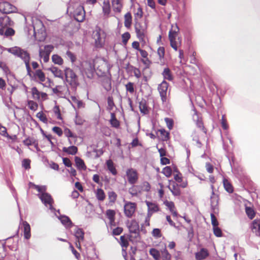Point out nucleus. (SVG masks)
I'll use <instances>...</instances> for the list:
<instances>
[{"label":"nucleus","instance_id":"nucleus-60","mask_svg":"<svg viewBox=\"0 0 260 260\" xmlns=\"http://www.w3.org/2000/svg\"><path fill=\"white\" fill-rule=\"evenodd\" d=\"M107 103L109 110H112L113 107L115 106V104L113 101V99L112 96H109L107 98Z\"/></svg>","mask_w":260,"mask_h":260},{"label":"nucleus","instance_id":"nucleus-32","mask_svg":"<svg viewBox=\"0 0 260 260\" xmlns=\"http://www.w3.org/2000/svg\"><path fill=\"white\" fill-rule=\"evenodd\" d=\"M64 134L66 137L68 138H74L77 139V136L76 134L73 133L70 129L68 127L64 128ZM76 140H75L74 143H75Z\"/></svg>","mask_w":260,"mask_h":260},{"label":"nucleus","instance_id":"nucleus-31","mask_svg":"<svg viewBox=\"0 0 260 260\" xmlns=\"http://www.w3.org/2000/svg\"><path fill=\"white\" fill-rule=\"evenodd\" d=\"M149 254L155 260H159L161 257L160 252L155 248L150 249Z\"/></svg>","mask_w":260,"mask_h":260},{"label":"nucleus","instance_id":"nucleus-48","mask_svg":"<svg viewBox=\"0 0 260 260\" xmlns=\"http://www.w3.org/2000/svg\"><path fill=\"white\" fill-rule=\"evenodd\" d=\"M135 234V236L133 237L134 240L132 239V236L131 235H129L128 236L129 237V240L132 242H140L141 240V237L140 234V232H137L136 233H134Z\"/></svg>","mask_w":260,"mask_h":260},{"label":"nucleus","instance_id":"nucleus-42","mask_svg":"<svg viewBox=\"0 0 260 260\" xmlns=\"http://www.w3.org/2000/svg\"><path fill=\"white\" fill-rule=\"evenodd\" d=\"M158 131L159 132L160 135L164 137L162 138L163 141H167L170 139V133L169 132H167L165 129H159Z\"/></svg>","mask_w":260,"mask_h":260},{"label":"nucleus","instance_id":"nucleus-49","mask_svg":"<svg viewBox=\"0 0 260 260\" xmlns=\"http://www.w3.org/2000/svg\"><path fill=\"white\" fill-rule=\"evenodd\" d=\"M165 121L167 124V127L171 130L174 126V122L172 118L166 117L165 118Z\"/></svg>","mask_w":260,"mask_h":260},{"label":"nucleus","instance_id":"nucleus-2","mask_svg":"<svg viewBox=\"0 0 260 260\" xmlns=\"http://www.w3.org/2000/svg\"><path fill=\"white\" fill-rule=\"evenodd\" d=\"M17 8L8 2L0 3V12L4 14H9L16 12Z\"/></svg>","mask_w":260,"mask_h":260},{"label":"nucleus","instance_id":"nucleus-45","mask_svg":"<svg viewBox=\"0 0 260 260\" xmlns=\"http://www.w3.org/2000/svg\"><path fill=\"white\" fill-rule=\"evenodd\" d=\"M36 116L37 118H38L40 119V121H41L43 123H47V122H48L47 118L46 117V116L44 114V113H43L42 111H40V112H38Z\"/></svg>","mask_w":260,"mask_h":260},{"label":"nucleus","instance_id":"nucleus-58","mask_svg":"<svg viewBox=\"0 0 260 260\" xmlns=\"http://www.w3.org/2000/svg\"><path fill=\"white\" fill-rule=\"evenodd\" d=\"M53 112L57 115V118L59 120H61L62 117L60 113V109L59 106L55 105L53 108Z\"/></svg>","mask_w":260,"mask_h":260},{"label":"nucleus","instance_id":"nucleus-52","mask_svg":"<svg viewBox=\"0 0 260 260\" xmlns=\"http://www.w3.org/2000/svg\"><path fill=\"white\" fill-rule=\"evenodd\" d=\"M30 160L28 158H24L22 161V166L25 170H28L30 168Z\"/></svg>","mask_w":260,"mask_h":260},{"label":"nucleus","instance_id":"nucleus-47","mask_svg":"<svg viewBox=\"0 0 260 260\" xmlns=\"http://www.w3.org/2000/svg\"><path fill=\"white\" fill-rule=\"evenodd\" d=\"M169 39L170 42V45L172 48H173L175 51H177L178 49L177 42L175 40H174V37H172L171 34L169 35Z\"/></svg>","mask_w":260,"mask_h":260},{"label":"nucleus","instance_id":"nucleus-56","mask_svg":"<svg viewBox=\"0 0 260 260\" xmlns=\"http://www.w3.org/2000/svg\"><path fill=\"white\" fill-rule=\"evenodd\" d=\"M213 233L217 237H222L223 236L222 232L218 226L213 228Z\"/></svg>","mask_w":260,"mask_h":260},{"label":"nucleus","instance_id":"nucleus-20","mask_svg":"<svg viewBox=\"0 0 260 260\" xmlns=\"http://www.w3.org/2000/svg\"><path fill=\"white\" fill-rule=\"evenodd\" d=\"M106 164L108 170L113 175H116L117 171L114 166V164L111 159H108L106 161Z\"/></svg>","mask_w":260,"mask_h":260},{"label":"nucleus","instance_id":"nucleus-26","mask_svg":"<svg viewBox=\"0 0 260 260\" xmlns=\"http://www.w3.org/2000/svg\"><path fill=\"white\" fill-rule=\"evenodd\" d=\"M40 130L43 136L46 138V140H47L49 141V143L50 144L52 148V151H55V150L53 149V148L55 146V145L54 143L52 141V139H53V137L52 136V135L51 134L47 135L45 132L41 127H40Z\"/></svg>","mask_w":260,"mask_h":260},{"label":"nucleus","instance_id":"nucleus-40","mask_svg":"<svg viewBox=\"0 0 260 260\" xmlns=\"http://www.w3.org/2000/svg\"><path fill=\"white\" fill-rule=\"evenodd\" d=\"M37 141L34 138L28 137L23 141V143L24 145L29 146L34 145Z\"/></svg>","mask_w":260,"mask_h":260},{"label":"nucleus","instance_id":"nucleus-54","mask_svg":"<svg viewBox=\"0 0 260 260\" xmlns=\"http://www.w3.org/2000/svg\"><path fill=\"white\" fill-rule=\"evenodd\" d=\"M152 236L155 238H159L162 236L161 230L158 228H154L152 231Z\"/></svg>","mask_w":260,"mask_h":260},{"label":"nucleus","instance_id":"nucleus-38","mask_svg":"<svg viewBox=\"0 0 260 260\" xmlns=\"http://www.w3.org/2000/svg\"><path fill=\"white\" fill-rule=\"evenodd\" d=\"M166 177L169 178L171 176L172 174V170L170 166H166L162 169L161 172Z\"/></svg>","mask_w":260,"mask_h":260},{"label":"nucleus","instance_id":"nucleus-37","mask_svg":"<svg viewBox=\"0 0 260 260\" xmlns=\"http://www.w3.org/2000/svg\"><path fill=\"white\" fill-rule=\"evenodd\" d=\"M161 252L162 260H171V255L170 254L166 247L163 249L161 251Z\"/></svg>","mask_w":260,"mask_h":260},{"label":"nucleus","instance_id":"nucleus-12","mask_svg":"<svg viewBox=\"0 0 260 260\" xmlns=\"http://www.w3.org/2000/svg\"><path fill=\"white\" fill-rule=\"evenodd\" d=\"M130 233H136L140 232V226L136 219H133L129 225H127Z\"/></svg>","mask_w":260,"mask_h":260},{"label":"nucleus","instance_id":"nucleus-33","mask_svg":"<svg viewBox=\"0 0 260 260\" xmlns=\"http://www.w3.org/2000/svg\"><path fill=\"white\" fill-rule=\"evenodd\" d=\"M245 212L248 217L250 219H252L255 216V212L251 207L246 206Z\"/></svg>","mask_w":260,"mask_h":260},{"label":"nucleus","instance_id":"nucleus-23","mask_svg":"<svg viewBox=\"0 0 260 260\" xmlns=\"http://www.w3.org/2000/svg\"><path fill=\"white\" fill-rule=\"evenodd\" d=\"M135 29L136 31V28L139 29L141 31H146L147 29V24L145 22V24L143 25L140 22L138 21L137 18H135Z\"/></svg>","mask_w":260,"mask_h":260},{"label":"nucleus","instance_id":"nucleus-18","mask_svg":"<svg viewBox=\"0 0 260 260\" xmlns=\"http://www.w3.org/2000/svg\"><path fill=\"white\" fill-rule=\"evenodd\" d=\"M62 151L70 155H75L78 152V148L75 145H71L68 147H63Z\"/></svg>","mask_w":260,"mask_h":260},{"label":"nucleus","instance_id":"nucleus-55","mask_svg":"<svg viewBox=\"0 0 260 260\" xmlns=\"http://www.w3.org/2000/svg\"><path fill=\"white\" fill-rule=\"evenodd\" d=\"M141 61L145 65V67L144 68V70L145 71H147V70H149L150 64L152 63V61L148 58L142 59Z\"/></svg>","mask_w":260,"mask_h":260},{"label":"nucleus","instance_id":"nucleus-1","mask_svg":"<svg viewBox=\"0 0 260 260\" xmlns=\"http://www.w3.org/2000/svg\"><path fill=\"white\" fill-rule=\"evenodd\" d=\"M8 52L12 54L14 56L20 58L23 61L25 64L29 63L30 60V55L29 52L20 47L14 46L8 49Z\"/></svg>","mask_w":260,"mask_h":260},{"label":"nucleus","instance_id":"nucleus-9","mask_svg":"<svg viewBox=\"0 0 260 260\" xmlns=\"http://www.w3.org/2000/svg\"><path fill=\"white\" fill-rule=\"evenodd\" d=\"M250 228L252 232L256 236L260 237V220L255 219L251 223Z\"/></svg>","mask_w":260,"mask_h":260},{"label":"nucleus","instance_id":"nucleus-63","mask_svg":"<svg viewBox=\"0 0 260 260\" xmlns=\"http://www.w3.org/2000/svg\"><path fill=\"white\" fill-rule=\"evenodd\" d=\"M67 55L70 58L71 61L74 63L76 60V57L75 54L70 50H68L66 52Z\"/></svg>","mask_w":260,"mask_h":260},{"label":"nucleus","instance_id":"nucleus-8","mask_svg":"<svg viewBox=\"0 0 260 260\" xmlns=\"http://www.w3.org/2000/svg\"><path fill=\"white\" fill-rule=\"evenodd\" d=\"M85 17V12L83 7L77 9L75 11L74 19L79 22L84 21Z\"/></svg>","mask_w":260,"mask_h":260},{"label":"nucleus","instance_id":"nucleus-7","mask_svg":"<svg viewBox=\"0 0 260 260\" xmlns=\"http://www.w3.org/2000/svg\"><path fill=\"white\" fill-rule=\"evenodd\" d=\"M57 218L67 229H69L74 225L69 217L66 215H60Z\"/></svg>","mask_w":260,"mask_h":260},{"label":"nucleus","instance_id":"nucleus-6","mask_svg":"<svg viewBox=\"0 0 260 260\" xmlns=\"http://www.w3.org/2000/svg\"><path fill=\"white\" fill-rule=\"evenodd\" d=\"M37 196L46 207H47L49 203H54V200L53 198L48 192L44 193L43 194H37Z\"/></svg>","mask_w":260,"mask_h":260},{"label":"nucleus","instance_id":"nucleus-59","mask_svg":"<svg viewBox=\"0 0 260 260\" xmlns=\"http://www.w3.org/2000/svg\"><path fill=\"white\" fill-rule=\"evenodd\" d=\"M4 18H5V22L4 24L5 27L12 26L14 24L13 21L11 19L10 17L7 15H5Z\"/></svg>","mask_w":260,"mask_h":260},{"label":"nucleus","instance_id":"nucleus-62","mask_svg":"<svg viewBox=\"0 0 260 260\" xmlns=\"http://www.w3.org/2000/svg\"><path fill=\"white\" fill-rule=\"evenodd\" d=\"M157 54L159 56L160 60L164 58L165 55V48L164 47H159L157 49Z\"/></svg>","mask_w":260,"mask_h":260},{"label":"nucleus","instance_id":"nucleus-43","mask_svg":"<svg viewBox=\"0 0 260 260\" xmlns=\"http://www.w3.org/2000/svg\"><path fill=\"white\" fill-rule=\"evenodd\" d=\"M135 32L136 33L137 37L139 40L141 42H145L144 37L146 31H141L139 29L136 28V31Z\"/></svg>","mask_w":260,"mask_h":260},{"label":"nucleus","instance_id":"nucleus-28","mask_svg":"<svg viewBox=\"0 0 260 260\" xmlns=\"http://www.w3.org/2000/svg\"><path fill=\"white\" fill-rule=\"evenodd\" d=\"M51 59L52 62L55 64L61 66L63 63V60L62 57L57 54H53L51 57Z\"/></svg>","mask_w":260,"mask_h":260},{"label":"nucleus","instance_id":"nucleus-39","mask_svg":"<svg viewBox=\"0 0 260 260\" xmlns=\"http://www.w3.org/2000/svg\"><path fill=\"white\" fill-rule=\"evenodd\" d=\"M27 106L31 110L34 111H36L38 108V104L32 100L27 101Z\"/></svg>","mask_w":260,"mask_h":260},{"label":"nucleus","instance_id":"nucleus-4","mask_svg":"<svg viewBox=\"0 0 260 260\" xmlns=\"http://www.w3.org/2000/svg\"><path fill=\"white\" fill-rule=\"evenodd\" d=\"M169 85V83L165 80H164L162 82L158 85L157 89L159 91L161 100L163 103L167 101V94Z\"/></svg>","mask_w":260,"mask_h":260},{"label":"nucleus","instance_id":"nucleus-34","mask_svg":"<svg viewBox=\"0 0 260 260\" xmlns=\"http://www.w3.org/2000/svg\"><path fill=\"white\" fill-rule=\"evenodd\" d=\"M115 211L112 209H108L106 211V215L107 217L110 221V222L114 221L115 216Z\"/></svg>","mask_w":260,"mask_h":260},{"label":"nucleus","instance_id":"nucleus-64","mask_svg":"<svg viewBox=\"0 0 260 260\" xmlns=\"http://www.w3.org/2000/svg\"><path fill=\"white\" fill-rule=\"evenodd\" d=\"M164 204L169 209L171 212H172L173 209L175 207L174 203L173 202L166 200L164 201Z\"/></svg>","mask_w":260,"mask_h":260},{"label":"nucleus","instance_id":"nucleus-11","mask_svg":"<svg viewBox=\"0 0 260 260\" xmlns=\"http://www.w3.org/2000/svg\"><path fill=\"white\" fill-rule=\"evenodd\" d=\"M209 255L208 250L205 248H202L199 251L195 253V257L197 260L205 259Z\"/></svg>","mask_w":260,"mask_h":260},{"label":"nucleus","instance_id":"nucleus-46","mask_svg":"<svg viewBox=\"0 0 260 260\" xmlns=\"http://www.w3.org/2000/svg\"><path fill=\"white\" fill-rule=\"evenodd\" d=\"M40 92L36 87H33L31 88V94L32 98H36L37 100H40Z\"/></svg>","mask_w":260,"mask_h":260},{"label":"nucleus","instance_id":"nucleus-61","mask_svg":"<svg viewBox=\"0 0 260 260\" xmlns=\"http://www.w3.org/2000/svg\"><path fill=\"white\" fill-rule=\"evenodd\" d=\"M125 88L127 91L130 93H133L134 92V83L131 82H128L125 85Z\"/></svg>","mask_w":260,"mask_h":260},{"label":"nucleus","instance_id":"nucleus-57","mask_svg":"<svg viewBox=\"0 0 260 260\" xmlns=\"http://www.w3.org/2000/svg\"><path fill=\"white\" fill-rule=\"evenodd\" d=\"M52 131L57 134L59 137H61L63 134V131L62 129L57 126H54L52 127Z\"/></svg>","mask_w":260,"mask_h":260},{"label":"nucleus","instance_id":"nucleus-41","mask_svg":"<svg viewBox=\"0 0 260 260\" xmlns=\"http://www.w3.org/2000/svg\"><path fill=\"white\" fill-rule=\"evenodd\" d=\"M6 29L5 31V37L8 38L9 37L13 36L15 35V30L11 27H6Z\"/></svg>","mask_w":260,"mask_h":260},{"label":"nucleus","instance_id":"nucleus-44","mask_svg":"<svg viewBox=\"0 0 260 260\" xmlns=\"http://www.w3.org/2000/svg\"><path fill=\"white\" fill-rule=\"evenodd\" d=\"M122 42L124 45H126L128 42V41L131 38V35L129 32H125L121 36Z\"/></svg>","mask_w":260,"mask_h":260},{"label":"nucleus","instance_id":"nucleus-15","mask_svg":"<svg viewBox=\"0 0 260 260\" xmlns=\"http://www.w3.org/2000/svg\"><path fill=\"white\" fill-rule=\"evenodd\" d=\"M23 233L24 238L29 239L31 237L30 226L29 224L26 221L23 222Z\"/></svg>","mask_w":260,"mask_h":260},{"label":"nucleus","instance_id":"nucleus-13","mask_svg":"<svg viewBox=\"0 0 260 260\" xmlns=\"http://www.w3.org/2000/svg\"><path fill=\"white\" fill-rule=\"evenodd\" d=\"M95 72V64L94 62L89 61L88 62V68L87 69V77L89 79H92L93 77Z\"/></svg>","mask_w":260,"mask_h":260},{"label":"nucleus","instance_id":"nucleus-30","mask_svg":"<svg viewBox=\"0 0 260 260\" xmlns=\"http://www.w3.org/2000/svg\"><path fill=\"white\" fill-rule=\"evenodd\" d=\"M95 195L97 200L100 201H104L106 197L104 191L101 188H97Z\"/></svg>","mask_w":260,"mask_h":260},{"label":"nucleus","instance_id":"nucleus-3","mask_svg":"<svg viewBox=\"0 0 260 260\" xmlns=\"http://www.w3.org/2000/svg\"><path fill=\"white\" fill-rule=\"evenodd\" d=\"M137 204L136 203L126 202L124 206V213L128 218H131L136 211Z\"/></svg>","mask_w":260,"mask_h":260},{"label":"nucleus","instance_id":"nucleus-22","mask_svg":"<svg viewBox=\"0 0 260 260\" xmlns=\"http://www.w3.org/2000/svg\"><path fill=\"white\" fill-rule=\"evenodd\" d=\"M54 47L52 45H46L44 46L45 50H42V49H40L39 52V56L40 57H43V54H49L52 52L53 49Z\"/></svg>","mask_w":260,"mask_h":260},{"label":"nucleus","instance_id":"nucleus-21","mask_svg":"<svg viewBox=\"0 0 260 260\" xmlns=\"http://www.w3.org/2000/svg\"><path fill=\"white\" fill-rule=\"evenodd\" d=\"M74 235L78 241L84 240V232L82 229L78 228L77 226H76Z\"/></svg>","mask_w":260,"mask_h":260},{"label":"nucleus","instance_id":"nucleus-29","mask_svg":"<svg viewBox=\"0 0 260 260\" xmlns=\"http://www.w3.org/2000/svg\"><path fill=\"white\" fill-rule=\"evenodd\" d=\"M223 184L225 190L229 193H232L234 191L233 187L229 180L225 178L223 179Z\"/></svg>","mask_w":260,"mask_h":260},{"label":"nucleus","instance_id":"nucleus-17","mask_svg":"<svg viewBox=\"0 0 260 260\" xmlns=\"http://www.w3.org/2000/svg\"><path fill=\"white\" fill-rule=\"evenodd\" d=\"M75 165L77 168L79 170H85L86 166L82 159L78 156L75 157Z\"/></svg>","mask_w":260,"mask_h":260},{"label":"nucleus","instance_id":"nucleus-36","mask_svg":"<svg viewBox=\"0 0 260 260\" xmlns=\"http://www.w3.org/2000/svg\"><path fill=\"white\" fill-rule=\"evenodd\" d=\"M111 8L110 5L109 1L104 2V6L103 7V12L104 15H109L110 13Z\"/></svg>","mask_w":260,"mask_h":260},{"label":"nucleus","instance_id":"nucleus-16","mask_svg":"<svg viewBox=\"0 0 260 260\" xmlns=\"http://www.w3.org/2000/svg\"><path fill=\"white\" fill-rule=\"evenodd\" d=\"M161 74L164 77V80H168L170 81H172L174 79V77L172 75V72L168 67H166L164 69Z\"/></svg>","mask_w":260,"mask_h":260},{"label":"nucleus","instance_id":"nucleus-35","mask_svg":"<svg viewBox=\"0 0 260 260\" xmlns=\"http://www.w3.org/2000/svg\"><path fill=\"white\" fill-rule=\"evenodd\" d=\"M139 108L140 112L144 114H146L148 112L146 100H144V102L141 101L139 103Z\"/></svg>","mask_w":260,"mask_h":260},{"label":"nucleus","instance_id":"nucleus-10","mask_svg":"<svg viewBox=\"0 0 260 260\" xmlns=\"http://www.w3.org/2000/svg\"><path fill=\"white\" fill-rule=\"evenodd\" d=\"M219 197L218 195L215 194L214 191H212V196L210 197V205L212 212H215V210L218 205Z\"/></svg>","mask_w":260,"mask_h":260},{"label":"nucleus","instance_id":"nucleus-27","mask_svg":"<svg viewBox=\"0 0 260 260\" xmlns=\"http://www.w3.org/2000/svg\"><path fill=\"white\" fill-rule=\"evenodd\" d=\"M36 77H38L41 82L40 83H42L41 82L45 81V75L44 73L40 69L37 70L34 73V79L35 80H36Z\"/></svg>","mask_w":260,"mask_h":260},{"label":"nucleus","instance_id":"nucleus-14","mask_svg":"<svg viewBox=\"0 0 260 260\" xmlns=\"http://www.w3.org/2000/svg\"><path fill=\"white\" fill-rule=\"evenodd\" d=\"M64 71L66 81H68V77L70 78L71 80L77 79V76L72 69L67 67Z\"/></svg>","mask_w":260,"mask_h":260},{"label":"nucleus","instance_id":"nucleus-19","mask_svg":"<svg viewBox=\"0 0 260 260\" xmlns=\"http://www.w3.org/2000/svg\"><path fill=\"white\" fill-rule=\"evenodd\" d=\"M47 70L51 72L55 77H58L62 79H63L61 70L59 69L57 67L52 66L51 67L48 68Z\"/></svg>","mask_w":260,"mask_h":260},{"label":"nucleus","instance_id":"nucleus-24","mask_svg":"<svg viewBox=\"0 0 260 260\" xmlns=\"http://www.w3.org/2000/svg\"><path fill=\"white\" fill-rule=\"evenodd\" d=\"M109 122L113 127L118 128L120 126V122L117 120L114 113H111V119Z\"/></svg>","mask_w":260,"mask_h":260},{"label":"nucleus","instance_id":"nucleus-5","mask_svg":"<svg viewBox=\"0 0 260 260\" xmlns=\"http://www.w3.org/2000/svg\"><path fill=\"white\" fill-rule=\"evenodd\" d=\"M126 175L127 178V180L129 184H134L138 180L139 176L137 171L133 169H127L126 171Z\"/></svg>","mask_w":260,"mask_h":260},{"label":"nucleus","instance_id":"nucleus-53","mask_svg":"<svg viewBox=\"0 0 260 260\" xmlns=\"http://www.w3.org/2000/svg\"><path fill=\"white\" fill-rule=\"evenodd\" d=\"M211 220V224L213 226V228L218 226L219 222L215 217L214 213L212 212L210 214Z\"/></svg>","mask_w":260,"mask_h":260},{"label":"nucleus","instance_id":"nucleus-50","mask_svg":"<svg viewBox=\"0 0 260 260\" xmlns=\"http://www.w3.org/2000/svg\"><path fill=\"white\" fill-rule=\"evenodd\" d=\"M110 202L114 203L117 199V194L114 191H109L108 193Z\"/></svg>","mask_w":260,"mask_h":260},{"label":"nucleus","instance_id":"nucleus-51","mask_svg":"<svg viewBox=\"0 0 260 260\" xmlns=\"http://www.w3.org/2000/svg\"><path fill=\"white\" fill-rule=\"evenodd\" d=\"M103 87L107 91H109L111 90L112 86L111 79H107L104 82Z\"/></svg>","mask_w":260,"mask_h":260},{"label":"nucleus","instance_id":"nucleus-25","mask_svg":"<svg viewBox=\"0 0 260 260\" xmlns=\"http://www.w3.org/2000/svg\"><path fill=\"white\" fill-rule=\"evenodd\" d=\"M132 22V16L129 12H127L124 15V26L128 29L131 27Z\"/></svg>","mask_w":260,"mask_h":260}]
</instances>
